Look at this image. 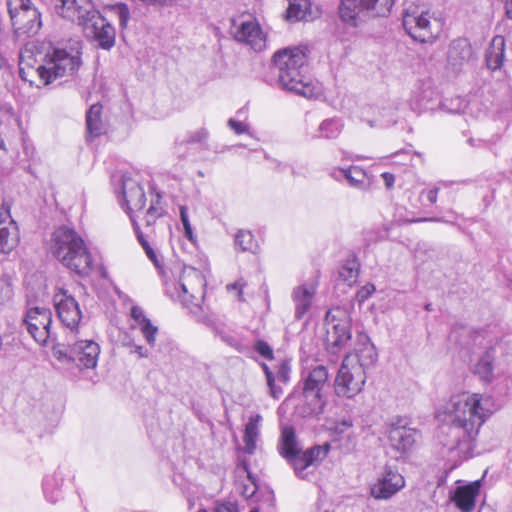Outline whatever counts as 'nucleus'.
Masks as SVG:
<instances>
[{"instance_id":"1","label":"nucleus","mask_w":512,"mask_h":512,"mask_svg":"<svg viewBox=\"0 0 512 512\" xmlns=\"http://www.w3.org/2000/svg\"><path fill=\"white\" fill-rule=\"evenodd\" d=\"M486 412L479 394L453 395L445 406L444 423L440 427V441L449 451L468 454L476 440L480 427L486 421Z\"/></svg>"},{"instance_id":"2","label":"nucleus","mask_w":512,"mask_h":512,"mask_svg":"<svg viewBox=\"0 0 512 512\" xmlns=\"http://www.w3.org/2000/svg\"><path fill=\"white\" fill-rule=\"evenodd\" d=\"M272 70L277 75L278 86L291 93L313 98L319 94L317 84L313 81L304 48L287 47L274 53Z\"/></svg>"},{"instance_id":"3","label":"nucleus","mask_w":512,"mask_h":512,"mask_svg":"<svg viewBox=\"0 0 512 512\" xmlns=\"http://www.w3.org/2000/svg\"><path fill=\"white\" fill-rule=\"evenodd\" d=\"M85 0H57L55 8L59 15L77 21L87 38L99 49L110 51L116 42L115 27Z\"/></svg>"},{"instance_id":"4","label":"nucleus","mask_w":512,"mask_h":512,"mask_svg":"<svg viewBox=\"0 0 512 512\" xmlns=\"http://www.w3.org/2000/svg\"><path fill=\"white\" fill-rule=\"evenodd\" d=\"M50 251L65 267L80 276L88 275L92 269L86 244L73 228L58 227L52 234Z\"/></svg>"},{"instance_id":"5","label":"nucleus","mask_w":512,"mask_h":512,"mask_svg":"<svg viewBox=\"0 0 512 512\" xmlns=\"http://www.w3.org/2000/svg\"><path fill=\"white\" fill-rule=\"evenodd\" d=\"M402 25L414 41L425 44L434 43L442 31L440 21L423 5H409L403 12Z\"/></svg>"},{"instance_id":"6","label":"nucleus","mask_w":512,"mask_h":512,"mask_svg":"<svg viewBox=\"0 0 512 512\" xmlns=\"http://www.w3.org/2000/svg\"><path fill=\"white\" fill-rule=\"evenodd\" d=\"M328 370L323 365H318L308 371L303 377L301 398V414L304 417L317 416L324 410L326 404L325 389L329 387Z\"/></svg>"},{"instance_id":"7","label":"nucleus","mask_w":512,"mask_h":512,"mask_svg":"<svg viewBox=\"0 0 512 512\" xmlns=\"http://www.w3.org/2000/svg\"><path fill=\"white\" fill-rule=\"evenodd\" d=\"M14 34L26 40L37 35L42 27L41 13L31 0H7Z\"/></svg>"},{"instance_id":"8","label":"nucleus","mask_w":512,"mask_h":512,"mask_svg":"<svg viewBox=\"0 0 512 512\" xmlns=\"http://www.w3.org/2000/svg\"><path fill=\"white\" fill-rule=\"evenodd\" d=\"M206 281L198 269L184 266L177 283L167 286L166 294L173 300L180 302L184 307L199 306V298L204 297Z\"/></svg>"},{"instance_id":"9","label":"nucleus","mask_w":512,"mask_h":512,"mask_svg":"<svg viewBox=\"0 0 512 512\" xmlns=\"http://www.w3.org/2000/svg\"><path fill=\"white\" fill-rule=\"evenodd\" d=\"M73 338L66 344L57 343L53 346L54 357L65 364H75L78 368H95L100 353L99 345L92 340H79Z\"/></svg>"},{"instance_id":"10","label":"nucleus","mask_w":512,"mask_h":512,"mask_svg":"<svg viewBox=\"0 0 512 512\" xmlns=\"http://www.w3.org/2000/svg\"><path fill=\"white\" fill-rule=\"evenodd\" d=\"M396 0H341L338 13L340 19L356 27L362 13L373 17L388 16Z\"/></svg>"},{"instance_id":"11","label":"nucleus","mask_w":512,"mask_h":512,"mask_svg":"<svg viewBox=\"0 0 512 512\" xmlns=\"http://www.w3.org/2000/svg\"><path fill=\"white\" fill-rule=\"evenodd\" d=\"M366 379L363 369L354 366L351 356L346 355L334 381L335 393L339 397L352 398L362 391Z\"/></svg>"},{"instance_id":"12","label":"nucleus","mask_w":512,"mask_h":512,"mask_svg":"<svg viewBox=\"0 0 512 512\" xmlns=\"http://www.w3.org/2000/svg\"><path fill=\"white\" fill-rule=\"evenodd\" d=\"M345 312L340 308L329 310L326 313V349L331 354H337L351 340L352 334L348 319L341 318Z\"/></svg>"},{"instance_id":"13","label":"nucleus","mask_w":512,"mask_h":512,"mask_svg":"<svg viewBox=\"0 0 512 512\" xmlns=\"http://www.w3.org/2000/svg\"><path fill=\"white\" fill-rule=\"evenodd\" d=\"M45 67L51 76V83L62 77L73 76L82 64L81 53L68 52L66 49L54 48L45 57Z\"/></svg>"},{"instance_id":"14","label":"nucleus","mask_w":512,"mask_h":512,"mask_svg":"<svg viewBox=\"0 0 512 512\" xmlns=\"http://www.w3.org/2000/svg\"><path fill=\"white\" fill-rule=\"evenodd\" d=\"M22 322L38 344L45 345L49 339L55 338V334L51 330L52 312L49 308L33 307L28 309Z\"/></svg>"},{"instance_id":"15","label":"nucleus","mask_w":512,"mask_h":512,"mask_svg":"<svg viewBox=\"0 0 512 512\" xmlns=\"http://www.w3.org/2000/svg\"><path fill=\"white\" fill-rule=\"evenodd\" d=\"M420 436L417 429L409 427L401 418L392 422L388 430L390 446L401 455L411 452Z\"/></svg>"},{"instance_id":"16","label":"nucleus","mask_w":512,"mask_h":512,"mask_svg":"<svg viewBox=\"0 0 512 512\" xmlns=\"http://www.w3.org/2000/svg\"><path fill=\"white\" fill-rule=\"evenodd\" d=\"M55 308L62 324L69 330V336L75 337L82 318L79 303L67 291H63L56 295Z\"/></svg>"},{"instance_id":"17","label":"nucleus","mask_w":512,"mask_h":512,"mask_svg":"<svg viewBox=\"0 0 512 512\" xmlns=\"http://www.w3.org/2000/svg\"><path fill=\"white\" fill-rule=\"evenodd\" d=\"M11 206L3 201L0 207V253L9 254L18 245L19 228L11 216Z\"/></svg>"},{"instance_id":"18","label":"nucleus","mask_w":512,"mask_h":512,"mask_svg":"<svg viewBox=\"0 0 512 512\" xmlns=\"http://www.w3.org/2000/svg\"><path fill=\"white\" fill-rule=\"evenodd\" d=\"M233 26L235 27V40L249 45L256 52L265 49L266 35L256 20L242 21L238 25L233 21Z\"/></svg>"},{"instance_id":"19","label":"nucleus","mask_w":512,"mask_h":512,"mask_svg":"<svg viewBox=\"0 0 512 512\" xmlns=\"http://www.w3.org/2000/svg\"><path fill=\"white\" fill-rule=\"evenodd\" d=\"M474 59L472 46L467 38H457L450 42L447 51V65L455 73L461 72Z\"/></svg>"},{"instance_id":"20","label":"nucleus","mask_w":512,"mask_h":512,"mask_svg":"<svg viewBox=\"0 0 512 512\" xmlns=\"http://www.w3.org/2000/svg\"><path fill=\"white\" fill-rule=\"evenodd\" d=\"M121 189L127 214L133 215L136 210H141L146 204L144 188L138 181L124 174L121 179Z\"/></svg>"},{"instance_id":"21","label":"nucleus","mask_w":512,"mask_h":512,"mask_svg":"<svg viewBox=\"0 0 512 512\" xmlns=\"http://www.w3.org/2000/svg\"><path fill=\"white\" fill-rule=\"evenodd\" d=\"M404 478L391 469H386L383 477L371 488V494L377 499H388L404 486Z\"/></svg>"},{"instance_id":"22","label":"nucleus","mask_w":512,"mask_h":512,"mask_svg":"<svg viewBox=\"0 0 512 512\" xmlns=\"http://www.w3.org/2000/svg\"><path fill=\"white\" fill-rule=\"evenodd\" d=\"M328 450L329 445L326 444L325 446L316 445L305 450L303 453L300 452L296 460L292 462L296 476L303 480L308 479V473L305 470L325 458Z\"/></svg>"},{"instance_id":"23","label":"nucleus","mask_w":512,"mask_h":512,"mask_svg":"<svg viewBox=\"0 0 512 512\" xmlns=\"http://www.w3.org/2000/svg\"><path fill=\"white\" fill-rule=\"evenodd\" d=\"M481 488V480L467 485L458 486L452 495V501L461 512H472L475 508L476 498Z\"/></svg>"},{"instance_id":"24","label":"nucleus","mask_w":512,"mask_h":512,"mask_svg":"<svg viewBox=\"0 0 512 512\" xmlns=\"http://www.w3.org/2000/svg\"><path fill=\"white\" fill-rule=\"evenodd\" d=\"M356 363L354 366H360L366 373L367 370L375 365L378 359V354L374 344L366 334H359L357 339V347L355 348Z\"/></svg>"},{"instance_id":"25","label":"nucleus","mask_w":512,"mask_h":512,"mask_svg":"<svg viewBox=\"0 0 512 512\" xmlns=\"http://www.w3.org/2000/svg\"><path fill=\"white\" fill-rule=\"evenodd\" d=\"M279 454L285 458L291 465L301 452L297 441L295 429L292 426H285L281 430V436L278 443Z\"/></svg>"},{"instance_id":"26","label":"nucleus","mask_w":512,"mask_h":512,"mask_svg":"<svg viewBox=\"0 0 512 512\" xmlns=\"http://www.w3.org/2000/svg\"><path fill=\"white\" fill-rule=\"evenodd\" d=\"M440 97L431 87L415 92L411 98V108L418 113L439 110Z\"/></svg>"},{"instance_id":"27","label":"nucleus","mask_w":512,"mask_h":512,"mask_svg":"<svg viewBox=\"0 0 512 512\" xmlns=\"http://www.w3.org/2000/svg\"><path fill=\"white\" fill-rule=\"evenodd\" d=\"M19 76L23 81L29 82L31 86L34 84L39 86V84H37L35 81L36 78L39 80L40 84H51V76L49 73H47L45 64H40L37 67H34L28 61L20 59Z\"/></svg>"},{"instance_id":"28","label":"nucleus","mask_w":512,"mask_h":512,"mask_svg":"<svg viewBox=\"0 0 512 512\" xmlns=\"http://www.w3.org/2000/svg\"><path fill=\"white\" fill-rule=\"evenodd\" d=\"M65 473L62 468L56 469L53 474L45 476L43 480V492L45 498L56 503L62 498V484L64 482Z\"/></svg>"},{"instance_id":"29","label":"nucleus","mask_w":512,"mask_h":512,"mask_svg":"<svg viewBox=\"0 0 512 512\" xmlns=\"http://www.w3.org/2000/svg\"><path fill=\"white\" fill-rule=\"evenodd\" d=\"M315 294L314 287L300 285L292 292V298L295 304V318L300 320L309 311Z\"/></svg>"},{"instance_id":"30","label":"nucleus","mask_w":512,"mask_h":512,"mask_svg":"<svg viewBox=\"0 0 512 512\" xmlns=\"http://www.w3.org/2000/svg\"><path fill=\"white\" fill-rule=\"evenodd\" d=\"M495 357L496 349L491 346L484 351L474 367V373L486 383H489L493 380Z\"/></svg>"},{"instance_id":"31","label":"nucleus","mask_w":512,"mask_h":512,"mask_svg":"<svg viewBox=\"0 0 512 512\" xmlns=\"http://www.w3.org/2000/svg\"><path fill=\"white\" fill-rule=\"evenodd\" d=\"M505 56V40L502 36H495L486 50L485 60L487 67L492 70L501 68Z\"/></svg>"},{"instance_id":"32","label":"nucleus","mask_w":512,"mask_h":512,"mask_svg":"<svg viewBox=\"0 0 512 512\" xmlns=\"http://www.w3.org/2000/svg\"><path fill=\"white\" fill-rule=\"evenodd\" d=\"M286 18L293 22L312 20L314 16L311 11V2L309 0H289Z\"/></svg>"},{"instance_id":"33","label":"nucleus","mask_w":512,"mask_h":512,"mask_svg":"<svg viewBox=\"0 0 512 512\" xmlns=\"http://www.w3.org/2000/svg\"><path fill=\"white\" fill-rule=\"evenodd\" d=\"M262 420L261 415L251 416L244 429V451L247 454H253L256 450V439L259 435V425Z\"/></svg>"},{"instance_id":"34","label":"nucleus","mask_w":512,"mask_h":512,"mask_svg":"<svg viewBox=\"0 0 512 512\" xmlns=\"http://www.w3.org/2000/svg\"><path fill=\"white\" fill-rule=\"evenodd\" d=\"M359 266L356 258L347 259L338 269L339 279L348 286H352L357 281Z\"/></svg>"},{"instance_id":"35","label":"nucleus","mask_w":512,"mask_h":512,"mask_svg":"<svg viewBox=\"0 0 512 512\" xmlns=\"http://www.w3.org/2000/svg\"><path fill=\"white\" fill-rule=\"evenodd\" d=\"M349 185L353 188L362 189L366 182V173L364 169L358 166H350L348 169H341L339 172Z\"/></svg>"},{"instance_id":"36","label":"nucleus","mask_w":512,"mask_h":512,"mask_svg":"<svg viewBox=\"0 0 512 512\" xmlns=\"http://www.w3.org/2000/svg\"><path fill=\"white\" fill-rule=\"evenodd\" d=\"M235 246L243 252L248 251L252 253H255L258 248L253 234L247 230H239L237 232L235 235Z\"/></svg>"},{"instance_id":"37","label":"nucleus","mask_w":512,"mask_h":512,"mask_svg":"<svg viewBox=\"0 0 512 512\" xmlns=\"http://www.w3.org/2000/svg\"><path fill=\"white\" fill-rule=\"evenodd\" d=\"M465 108L466 102L460 96L444 98L439 101V110L446 113L459 114L463 112Z\"/></svg>"},{"instance_id":"38","label":"nucleus","mask_w":512,"mask_h":512,"mask_svg":"<svg viewBox=\"0 0 512 512\" xmlns=\"http://www.w3.org/2000/svg\"><path fill=\"white\" fill-rule=\"evenodd\" d=\"M207 139V133L204 130L196 131L192 135H190L187 139L178 142L175 146L176 153L183 157L185 155L182 148L184 146H188L189 148L201 145Z\"/></svg>"},{"instance_id":"39","label":"nucleus","mask_w":512,"mask_h":512,"mask_svg":"<svg viewBox=\"0 0 512 512\" xmlns=\"http://www.w3.org/2000/svg\"><path fill=\"white\" fill-rule=\"evenodd\" d=\"M261 367H262L263 372L266 377V382H267L270 396L273 397L274 399H279L283 394V390L279 385H276L274 373L271 371L269 366L265 363H262Z\"/></svg>"},{"instance_id":"40","label":"nucleus","mask_w":512,"mask_h":512,"mask_svg":"<svg viewBox=\"0 0 512 512\" xmlns=\"http://www.w3.org/2000/svg\"><path fill=\"white\" fill-rule=\"evenodd\" d=\"M103 106L98 102L89 107L86 112V128H99Z\"/></svg>"},{"instance_id":"41","label":"nucleus","mask_w":512,"mask_h":512,"mask_svg":"<svg viewBox=\"0 0 512 512\" xmlns=\"http://www.w3.org/2000/svg\"><path fill=\"white\" fill-rule=\"evenodd\" d=\"M252 509H259V512H275V496L271 489H267L262 493V499L259 500V505Z\"/></svg>"},{"instance_id":"42","label":"nucleus","mask_w":512,"mask_h":512,"mask_svg":"<svg viewBox=\"0 0 512 512\" xmlns=\"http://www.w3.org/2000/svg\"><path fill=\"white\" fill-rule=\"evenodd\" d=\"M110 10L118 17L121 29H125L130 19V10L128 5L125 3H117L110 6Z\"/></svg>"},{"instance_id":"43","label":"nucleus","mask_w":512,"mask_h":512,"mask_svg":"<svg viewBox=\"0 0 512 512\" xmlns=\"http://www.w3.org/2000/svg\"><path fill=\"white\" fill-rule=\"evenodd\" d=\"M291 365L289 360H283L278 365L275 379L283 384H287L290 381Z\"/></svg>"},{"instance_id":"44","label":"nucleus","mask_w":512,"mask_h":512,"mask_svg":"<svg viewBox=\"0 0 512 512\" xmlns=\"http://www.w3.org/2000/svg\"><path fill=\"white\" fill-rule=\"evenodd\" d=\"M158 202L159 199H157L155 202H151V205L148 208L144 218L146 226H152L156 222V220L162 216V212L157 206Z\"/></svg>"},{"instance_id":"45","label":"nucleus","mask_w":512,"mask_h":512,"mask_svg":"<svg viewBox=\"0 0 512 512\" xmlns=\"http://www.w3.org/2000/svg\"><path fill=\"white\" fill-rule=\"evenodd\" d=\"M253 347L254 350L265 359L272 360L274 358L273 349L266 341L258 339Z\"/></svg>"},{"instance_id":"46","label":"nucleus","mask_w":512,"mask_h":512,"mask_svg":"<svg viewBox=\"0 0 512 512\" xmlns=\"http://www.w3.org/2000/svg\"><path fill=\"white\" fill-rule=\"evenodd\" d=\"M147 343L151 346L155 345L156 334L158 327L153 325L152 322H145L144 326L140 329Z\"/></svg>"},{"instance_id":"47","label":"nucleus","mask_w":512,"mask_h":512,"mask_svg":"<svg viewBox=\"0 0 512 512\" xmlns=\"http://www.w3.org/2000/svg\"><path fill=\"white\" fill-rule=\"evenodd\" d=\"M375 290L376 288L374 284L367 283L357 291L356 300L359 304L364 303L375 292Z\"/></svg>"},{"instance_id":"48","label":"nucleus","mask_w":512,"mask_h":512,"mask_svg":"<svg viewBox=\"0 0 512 512\" xmlns=\"http://www.w3.org/2000/svg\"><path fill=\"white\" fill-rule=\"evenodd\" d=\"M130 221L132 223L133 230L136 234L137 240L140 243V245L142 246V248L144 249L145 247H148L150 244L144 237V235L140 229V226H139L137 220L135 219L134 215H130Z\"/></svg>"},{"instance_id":"49","label":"nucleus","mask_w":512,"mask_h":512,"mask_svg":"<svg viewBox=\"0 0 512 512\" xmlns=\"http://www.w3.org/2000/svg\"><path fill=\"white\" fill-rule=\"evenodd\" d=\"M215 512H239V510L234 502H222L216 505Z\"/></svg>"},{"instance_id":"50","label":"nucleus","mask_w":512,"mask_h":512,"mask_svg":"<svg viewBox=\"0 0 512 512\" xmlns=\"http://www.w3.org/2000/svg\"><path fill=\"white\" fill-rule=\"evenodd\" d=\"M467 142L472 147H484L489 145L490 140H487L480 136H469Z\"/></svg>"},{"instance_id":"51","label":"nucleus","mask_w":512,"mask_h":512,"mask_svg":"<svg viewBox=\"0 0 512 512\" xmlns=\"http://www.w3.org/2000/svg\"><path fill=\"white\" fill-rule=\"evenodd\" d=\"M439 190H440V187L436 186L432 189L422 191L421 195H425L427 201L430 204H435L437 201Z\"/></svg>"},{"instance_id":"52","label":"nucleus","mask_w":512,"mask_h":512,"mask_svg":"<svg viewBox=\"0 0 512 512\" xmlns=\"http://www.w3.org/2000/svg\"><path fill=\"white\" fill-rule=\"evenodd\" d=\"M179 212H180V220H181V223L183 225V228L191 226L187 207L186 206H180Z\"/></svg>"},{"instance_id":"53","label":"nucleus","mask_w":512,"mask_h":512,"mask_svg":"<svg viewBox=\"0 0 512 512\" xmlns=\"http://www.w3.org/2000/svg\"><path fill=\"white\" fill-rule=\"evenodd\" d=\"M147 257L153 262L156 267H160V261L157 257L155 250L149 245L144 248Z\"/></svg>"},{"instance_id":"54","label":"nucleus","mask_w":512,"mask_h":512,"mask_svg":"<svg viewBox=\"0 0 512 512\" xmlns=\"http://www.w3.org/2000/svg\"><path fill=\"white\" fill-rule=\"evenodd\" d=\"M147 257L153 262L156 267H160V261L157 257L155 250L149 245L144 248Z\"/></svg>"},{"instance_id":"55","label":"nucleus","mask_w":512,"mask_h":512,"mask_svg":"<svg viewBox=\"0 0 512 512\" xmlns=\"http://www.w3.org/2000/svg\"><path fill=\"white\" fill-rule=\"evenodd\" d=\"M130 314H131V318L134 320V322L135 321H139L140 319L146 317L143 309L141 307H139V306H133L131 308Z\"/></svg>"},{"instance_id":"56","label":"nucleus","mask_w":512,"mask_h":512,"mask_svg":"<svg viewBox=\"0 0 512 512\" xmlns=\"http://www.w3.org/2000/svg\"><path fill=\"white\" fill-rule=\"evenodd\" d=\"M381 178L384 181L386 188L391 189L395 183V176L390 172H384L381 174Z\"/></svg>"},{"instance_id":"57","label":"nucleus","mask_w":512,"mask_h":512,"mask_svg":"<svg viewBox=\"0 0 512 512\" xmlns=\"http://www.w3.org/2000/svg\"><path fill=\"white\" fill-rule=\"evenodd\" d=\"M102 134V130H86L85 140L88 143H93Z\"/></svg>"},{"instance_id":"58","label":"nucleus","mask_w":512,"mask_h":512,"mask_svg":"<svg viewBox=\"0 0 512 512\" xmlns=\"http://www.w3.org/2000/svg\"><path fill=\"white\" fill-rule=\"evenodd\" d=\"M228 126L229 128H248V125L245 124L243 121L236 120L234 118H230L228 120Z\"/></svg>"},{"instance_id":"59","label":"nucleus","mask_w":512,"mask_h":512,"mask_svg":"<svg viewBox=\"0 0 512 512\" xmlns=\"http://www.w3.org/2000/svg\"><path fill=\"white\" fill-rule=\"evenodd\" d=\"M331 125L342 126V124H340L337 119L329 118V119L323 120L318 128H328Z\"/></svg>"},{"instance_id":"60","label":"nucleus","mask_w":512,"mask_h":512,"mask_svg":"<svg viewBox=\"0 0 512 512\" xmlns=\"http://www.w3.org/2000/svg\"><path fill=\"white\" fill-rule=\"evenodd\" d=\"M227 289L228 290H238L239 294H238V298L239 300H242V289H243V284L240 282V281H237L233 284H230L227 286Z\"/></svg>"},{"instance_id":"61","label":"nucleus","mask_w":512,"mask_h":512,"mask_svg":"<svg viewBox=\"0 0 512 512\" xmlns=\"http://www.w3.org/2000/svg\"><path fill=\"white\" fill-rule=\"evenodd\" d=\"M270 162H271V168L276 171H279V172H283L287 167L286 164H283L277 160H271Z\"/></svg>"},{"instance_id":"62","label":"nucleus","mask_w":512,"mask_h":512,"mask_svg":"<svg viewBox=\"0 0 512 512\" xmlns=\"http://www.w3.org/2000/svg\"><path fill=\"white\" fill-rule=\"evenodd\" d=\"M133 352L138 354L139 357H141V358H147L148 357V351L143 346L135 345Z\"/></svg>"},{"instance_id":"63","label":"nucleus","mask_w":512,"mask_h":512,"mask_svg":"<svg viewBox=\"0 0 512 512\" xmlns=\"http://www.w3.org/2000/svg\"><path fill=\"white\" fill-rule=\"evenodd\" d=\"M184 235L185 237L192 243L195 242V236H194V233H193V229H192V226H188L186 228H184Z\"/></svg>"},{"instance_id":"64","label":"nucleus","mask_w":512,"mask_h":512,"mask_svg":"<svg viewBox=\"0 0 512 512\" xmlns=\"http://www.w3.org/2000/svg\"><path fill=\"white\" fill-rule=\"evenodd\" d=\"M506 15L509 19H512V0H505Z\"/></svg>"}]
</instances>
